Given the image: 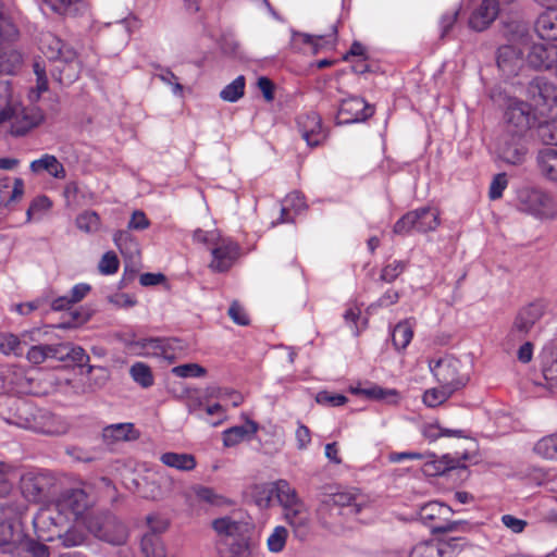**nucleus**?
<instances>
[{
	"instance_id": "473e14b6",
	"label": "nucleus",
	"mask_w": 557,
	"mask_h": 557,
	"mask_svg": "<svg viewBox=\"0 0 557 557\" xmlns=\"http://www.w3.org/2000/svg\"><path fill=\"white\" fill-rule=\"evenodd\" d=\"M536 166L540 174L550 182H557V149L542 148L536 154Z\"/></svg>"
},
{
	"instance_id": "cd10ccee",
	"label": "nucleus",
	"mask_w": 557,
	"mask_h": 557,
	"mask_svg": "<svg viewBox=\"0 0 557 557\" xmlns=\"http://www.w3.org/2000/svg\"><path fill=\"white\" fill-rule=\"evenodd\" d=\"M258 430V423L248 419L245 424L232 426L222 432L223 445L235 447L242 442L252 438Z\"/></svg>"
},
{
	"instance_id": "393cba45",
	"label": "nucleus",
	"mask_w": 557,
	"mask_h": 557,
	"mask_svg": "<svg viewBox=\"0 0 557 557\" xmlns=\"http://www.w3.org/2000/svg\"><path fill=\"white\" fill-rule=\"evenodd\" d=\"M281 484H289L286 480H277L272 483L256 484L251 488V497L255 504L265 509L271 506L272 499L275 496L278 504L283 499L281 496V490H285Z\"/></svg>"
},
{
	"instance_id": "a211bd4d",
	"label": "nucleus",
	"mask_w": 557,
	"mask_h": 557,
	"mask_svg": "<svg viewBox=\"0 0 557 557\" xmlns=\"http://www.w3.org/2000/svg\"><path fill=\"white\" fill-rule=\"evenodd\" d=\"M176 344L173 338L150 337L141 338L132 343L133 350L140 356L145 357H162L172 360L174 357L170 352Z\"/></svg>"
},
{
	"instance_id": "aec40b11",
	"label": "nucleus",
	"mask_w": 557,
	"mask_h": 557,
	"mask_svg": "<svg viewBox=\"0 0 557 557\" xmlns=\"http://www.w3.org/2000/svg\"><path fill=\"white\" fill-rule=\"evenodd\" d=\"M58 346H61V352L58 357L60 360H71L73 361L77 367H84L87 366V373H91L94 370H97L100 372V374L97 376L95 386L100 387L104 384V382L108 380V372L104 368H96L94 366H89V356L85 351L84 348L81 346H75L71 344H59Z\"/></svg>"
},
{
	"instance_id": "412c9836",
	"label": "nucleus",
	"mask_w": 557,
	"mask_h": 557,
	"mask_svg": "<svg viewBox=\"0 0 557 557\" xmlns=\"http://www.w3.org/2000/svg\"><path fill=\"white\" fill-rule=\"evenodd\" d=\"M297 125L309 147L319 146L326 137L321 117L317 112L300 114L297 119Z\"/></svg>"
},
{
	"instance_id": "09e8293b",
	"label": "nucleus",
	"mask_w": 557,
	"mask_h": 557,
	"mask_svg": "<svg viewBox=\"0 0 557 557\" xmlns=\"http://www.w3.org/2000/svg\"><path fill=\"white\" fill-rule=\"evenodd\" d=\"M533 450L544 459L557 460V432L539 440Z\"/></svg>"
},
{
	"instance_id": "4c0bfd02",
	"label": "nucleus",
	"mask_w": 557,
	"mask_h": 557,
	"mask_svg": "<svg viewBox=\"0 0 557 557\" xmlns=\"http://www.w3.org/2000/svg\"><path fill=\"white\" fill-rule=\"evenodd\" d=\"M39 49L46 55L50 63L59 58H63L67 49L62 40L51 33H45L39 39Z\"/></svg>"
},
{
	"instance_id": "ea45409f",
	"label": "nucleus",
	"mask_w": 557,
	"mask_h": 557,
	"mask_svg": "<svg viewBox=\"0 0 557 557\" xmlns=\"http://www.w3.org/2000/svg\"><path fill=\"white\" fill-rule=\"evenodd\" d=\"M356 394H362L368 398L375 400H383L386 404H397L399 400V393L394 388H384L379 385H371L364 388L352 389Z\"/></svg>"
},
{
	"instance_id": "20e7f679",
	"label": "nucleus",
	"mask_w": 557,
	"mask_h": 557,
	"mask_svg": "<svg viewBox=\"0 0 557 557\" xmlns=\"http://www.w3.org/2000/svg\"><path fill=\"white\" fill-rule=\"evenodd\" d=\"M49 503L66 524L74 522L84 524L87 529L89 520L92 519L87 515L91 502L83 488L64 490L57 498Z\"/></svg>"
},
{
	"instance_id": "13d9d810",
	"label": "nucleus",
	"mask_w": 557,
	"mask_h": 557,
	"mask_svg": "<svg viewBox=\"0 0 557 557\" xmlns=\"http://www.w3.org/2000/svg\"><path fill=\"white\" fill-rule=\"evenodd\" d=\"M288 531L283 525H277L273 529L272 533L268 536L267 547L271 553H281L287 542Z\"/></svg>"
},
{
	"instance_id": "4be33fe9",
	"label": "nucleus",
	"mask_w": 557,
	"mask_h": 557,
	"mask_svg": "<svg viewBox=\"0 0 557 557\" xmlns=\"http://www.w3.org/2000/svg\"><path fill=\"white\" fill-rule=\"evenodd\" d=\"M545 304L543 301H534L523 307L517 314L511 332L518 336L529 333L533 325L543 317Z\"/></svg>"
},
{
	"instance_id": "774afa93",
	"label": "nucleus",
	"mask_w": 557,
	"mask_h": 557,
	"mask_svg": "<svg viewBox=\"0 0 557 557\" xmlns=\"http://www.w3.org/2000/svg\"><path fill=\"white\" fill-rule=\"evenodd\" d=\"M541 137L544 143L557 146V120L552 119L541 126Z\"/></svg>"
},
{
	"instance_id": "7c9ffc66",
	"label": "nucleus",
	"mask_w": 557,
	"mask_h": 557,
	"mask_svg": "<svg viewBox=\"0 0 557 557\" xmlns=\"http://www.w3.org/2000/svg\"><path fill=\"white\" fill-rule=\"evenodd\" d=\"M426 456L422 461V471L425 475L436 476L442 475L446 471L455 469L458 461L449 455L437 457L435 454L426 451Z\"/></svg>"
},
{
	"instance_id": "423d86ee",
	"label": "nucleus",
	"mask_w": 557,
	"mask_h": 557,
	"mask_svg": "<svg viewBox=\"0 0 557 557\" xmlns=\"http://www.w3.org/2000/svg\"><path fill=\"white\" fill-rule=\"evenodd\" d=\"M281 485L285 488L281 490L283 499L280 503L284 509V518L297 535L305 534L310 523L308 507L290 484Z\"/></svg>"
},
{
	"instance_id": "39448f33",
	"label": "nucleus",
	"mask_w": 557,
	"mask_h": 557,
	"mask_svg": "<svg viewBox=\"0 0 557 557\" xmlns=\"http://www.w3.org/2000/svg\"><path fill=\"white\" fill-rule=\"evenodd\" d=\"M27 511L24 502H7L0 504V550L11 556L17 542L22 540L20 520Z\"/></svg>"
},
{
	"instance_id": "f03ea898",
	"label": "nucleus",
	"mask_w": 557,
	"mask_h": 557,
	"mask_svg": "<svg viewBox=\"0 0 557 557\" xmlns=\"http://www.w3.org/2000/svg\"><path fill=\"white\" fill-rule=\"evenodd\" d=\"M530 103L510 99L505 112L506 132L527 134L537 116H557V89L545 77L533 78L527 87Z\"/></svg>"
},
{
	"instance_id": "7ed1b4c3",
	"label": "nucleus",
	"mask_w": 557,
	"mask_h": 557,
	"mask_svg": "<svg viewBox=\"0 0 557 557\" xmlns=\"http://www.w3.org/2000/svg\"><path fill=\"white\" fill-rule=\"evenodd\" d=\"M371 505L368 495L356 488L325 494L315 509L319 524L332 533H338L344 525L343 515H358Z\"/></svg>"
},
{
	"instance_id": "a19ab883",
	"label": "nucleus",
	"mask_w": 557,
	"mask_h": 557,
	"mask_svg": "<svg viewBox=\"0 0 557 557\" xmlns=\"http://www.w3.org/2000/svg\"><path fill=\"white\" fill-rule=\"evenodd\" d=\"M160 460L163 465L180 471H190L196 467V460L190 454L164 453Z\"/></svg>"
},
{
	"instance_id": "4d7b16f0",
	"label": "nucleus",
	"mask_w": 557,
	"mask_h": 557,
	"mask_svg": "<svg viewBox=\"0 0 557 557\" xmlns=\"http://www.w3.org/2000/svg\"><path fill=\"white\" fill-rule=\"evenodd\" d=\"M0 351L4 355H23V344L21 336L13 333H4L0 335Z\"/></svg>"
},
{
	"instance_id": "bb28decb",
	"label": "nucleus",
	"mask_w": 557,
	"mask_h": 557,
	"mask_svg": "<svg viewBox=\"0 0 557 557\" xmlns=\"http://www.w3.org/2000/svg\"><path fill=\"white\" fill-rule=\"evenodd\" d=\"M214 532L222 539L221 543L244 535L247 531V523L240 520H235L230 516H224L214 519L211 523Z\"/></svg>"
},
{
	"instance_id": "e2e57ef3",
	"label": "nucleus",
	"mask_w": 557,
	"mask_h": 557,
	"mask_svg": "<svg viewBox=\"0 0 557 557\" xmlns=\"http://www.w3.org/2000/svg\"><path fill=\"white\" fill-rule=\"evenodd\" d=\"M84 197L81 187L77 182L70 181L64 185L63 198L67 207H77L82 205V198Z\"/></svg>"
},
{
	"instance_id": "f8f14e48",
	"label": "nucleus",
	"mask_w": 557,
	"mask_h": 557,
	"mask_svg": "<svg viewBox=\"0 0 557 557\" xmlns=\"http://www.w3.org/2000/svg\"><path fill=\"white\" fill-rule=\"evenodd\" d=\"M529 151L525 134L505 132L499 138L496 152L500 160L518 165L524 162Z\"/></svg>"
},
{
	"instance_id": "49530a36",
	"label": "nucleus",
	"mask_w": 557,
	"mask_h": 557,
	"mask_svg": "<svg viewBox=\"0 0 557 557\" xmlns=\"http://www.w3.org/2000/svg\"><path fill=\"white\" fill-rule=\"evenodd\" d=\"M36 75V86L29 91V100L37 101L41 94L48 90L47 64L45 61L36 60L33 64Z\"/></svg>"
},
{
	"instance_id": "69168bd1",
	"label": "nucleus",
	"mask_w": 557,
	"mask_h": 557,
	"mask_svg": "<svg viewBox=\"0 0 557 557\" xmlns=\"http://www.w3.org/2000/svg\"><path fill=\"white\" fill-rule=\"evenodd\" d=\"M120 261L113 251H107L100 259L98 270L103 275L115 274L119 270Z\"/></svg>"
},
{
	"instance_id": "0eeeda50",
	"label": "nucleus",
	"mask_w": 557,
	"mask_h": 557,
	"mask_svg": "<svg viewBox=\"0 0 557 557\" xmlns=\"http://www.w3.org/2000/svg\"><path fill=\"white\" fill-rule=\"evenodd\" d=\"M440 224L436 209L423 207L404 214L394 225L397 235H408L411 232L426 233L436 230Z\"/></svg>"
},
{
	"instance_id": "c9c22d12",
	"label": "nucleus",
	"mask_w": 557,
	"mask_h": 557,
	"mask_svg": "<svg viewBox=\"0 0 557 557\" xmlns=\"http://www.w3.org/2000/svg\"><path fill=\"white\" fill-rule=\"evenodd\" d=\"M102 436L106 442L114 443L137 440L139 433L133 423H116L106 426L102 431Z\"/></svg>"
},
{
	"instance_id": "2eb2a0df",
	"label": "nucleus",
	"mask_w": 557,
	"mask_h": 557,
	"mask_svg": "<svg viewBox=\"0 0 557 557\" xmlns=\"http://www.w3.org/2000/svg\"><path fill=\"white\" fill-rule=\"evenodd\" d=\"M82 70L79 60L73 49H66L63 58H59L51 63L52 77L63 85L74 83L78 77Z\"/></svg>"
},
{
	"instance_id": "72a5a7b5",
	"label": "nucleus",
	"mask_w": 557,
	"mask_h": 557,
	"mask_svg": "<svg viewBox=\"0 0 557 557\" xmlns=\"http://www.w3.org/2000/svg\"><path fill=\"white\" fill-rule=\"evenodd\" d=\"M55 13L66 17L83 16L88 12V5L84 0H44Z\"/></svg>"
},
{
	"instance_id": "052dcab7",
	"label": "nucleus",
	"mask_w": 557,
	"mask_h": 557,
	"mask_svg": "<svg viewBox=\"0 0 557 557\" xmlns=\"http://www.w3.org/2000/svg\"><path fill=\"white\" fill-rule=\"evenodd\" d=\"M79 525L81 524L75 523L72 528L66 530L64 528L61 531V535L55 539H59L65 547H74L83 544L86 539V534L82 529H79Z\"/></svg>"
},
{
	"instance_id": "b1692460",
	"label": "nucleus",
	"mask_w": 557,
	"mask_h": 557,
	"mask_svg": "<svg viewBox=\"0 0 557 557\" xmlns=\"http://www.w3.org/2000/svg\"><path fill=\"white\" fill-rule=\"evenodd\" d=\"M522 48L504 45L497 52V66L506 76L517 75L523 65Z\"/></svg>"
},
{
	"instance_id": "1a4fd4ad",
	"label": "nucleus",
	"mask_w": 557,
	"mask_h": 557,
	"mask_svg": "<svg viewBox=\"0 0 557 557\" xmlns=\"http://www.w3.org/2000/svg\"><path fill=\"white\" fill-rule=\"evenodd\" d=\"M54 479L49 473L28 471L21 476L20 487L26 500L33 503H48Z\"/></svg>"
},
{
	"instance_id": "3c124183",
	"label": "nucleus",
	"mask_w": 557,
	"mask_h": 557,
	"mask_svg": "<svg viewBox=\"0 0 557 557\" xmlns=\"http://www.w3.org/2000/svg\"><path fill=\"white\" fill-rule=\"evenodd\" d=\"M228 547L226 549L220 547L219 553L222 557H242L249 550V542L244 535L232 539L223 543Z\"/></svg>"
},
{
	"instance_id": "864d4df0",
	"label": "nucleus",
	"mask_w": 557,
	"mask_h": 557,
	"mask_svg": "<svg viewBox=\"0 0 557 557\" xmlns=\"http://www.w3.org/2000/svg\"><path fill=\"white\" fill-rule=\"evenodd\" d=\"M245 94V77L237 76L232 83L226 85L220 92V97L227 102L238 101Z\"/></svg>"
},
{
	"instance_id": "8fccbe9b",
	"label": "nucleus",
	"mask_w": 557,
	"mask_h": 557,
	"mask_svg": "<svg viewBox=\"0 0 557 557\" xmlns=\"http://www.w3.org/2000/svg\"><path fill=\"white\" fill-rule=\"evenodd\" d=\"M52 202L47 196H38L30 202L26 211V222L39 221L51 209Z\"/></svg>"
},
{
	"instance_id": "338daca9",
	"label": "nucleus",
	"mask_w": 557,
	"mask_h": 557,
	"mask_svg": "<svg viewBox=\"0 0 557 557\" xmlns=\"http://www.w3.org/2000/svg\"><path fill=\"white\" fill-rule=\"evenodd\" d=\"M315 400L320 405L339 407L347 403V397L342 394H333L327 391H321L317 394Z\"/></svg>"
},
{
	"instance_id": "f704fd0d",
	"label": "nucleus",
	"mask_w": 557,
	"mask_h": 557,
	"mask_svg": "<svg viewBox=\"0 0 557 557\" xmlns=\"http://www.w3.org/2000/svg\"><path fill=\"white\" fill-rule=\"evenodd\" d=\"M504 34L508 40L507 45H513L520 48L529 45V26L522 21H511L506 23L504 27Z\"/></svg>"
},
{
	"instance_id": "6e6552de",
	"label": "nucleus",
	"mask_w": 557,
	"mask_h": 557,
	"mask_svg": "<svg viewBox=\"0 0 557 557\" xmlns=\"http://www.w3.org/2000/svg\"><path fill=\"white\" fill-rule=\"evenodd\" d=\"M461 362L453 356H445L429 362L430 371L440 385L455 392L466 386L468 375L461 372Z\"/></svg>"
},
{
	"instance_id": "603ef678",
	"label": "nucleus",
	"mask_w": 557,
	"mask_h": 557,
	"mask_svg": "<svg viewBox=\"0 0 557 557\" xmlns=\"http://www.w3.org/2000/svg\"><path fill=\"white\" fill-rule=\"evenodd\" d=\"M454 393L455 391L440 385L438 387L426 389L422 399L428 407L434 408L445 403Z\"/></svg>"
},
{
	"instance_id": "680f3d73",
	"label": "nucleus",
	"mask_w": 557,
	"mask_h": 557,
	"mask_svg": "<svg viewBox=\"0 0 557 557\" xmlns=\"http://www.w3.org/2000/svg\"><path fill=\"white\" fill-rule=\"evenodd\" d=\"M14 479V467L7 462H0V497H4L11 492Z\"/></svg>"
},
{
	"instance_id": "0e129e2a",
	"label": "nucleus",
	"mask_w": 557,
	"mask_h": 557,
	"mask_svg": "<svg viewBox=\"0 0 557 557\" xmlns=\"http://www.w3.org/2000/svg\"><path fill=\"white\" fill-rule=\"evenodd\" d=\"M406 262L394 260L382 269L380 280L392 283L406 270Z\"/></svg>"
},
{
	"instance_id": "c756f323",
	"label": "nucleus",
	"mask_w": 557,
	"mask_h": 557,
	"mask_svg": "<svg viewBox=\"0 0 557 557\" xmlns=\"http://www.w3.org/2000/svg\"><path fill=\"white\" fill-rule=\"evenodd\" d=\"M535 30L541 39L557 42V5L547 8L539 16Z\"/></svg>"
},
{
	"instance_id": "dca6fc26",
	"label": "nucleus",
	"mask_w": 557,
	"mask_h": 557,
	"mask_svg": "<svg viewBox=\"0 0 557 557\" xmlns=\"http://www.w3.org/2000/svg\"><path fill=\"white\" fill-rule=\"evenodd\" d=\"M211 261L209 268L213 272L228 271L239 256L238 245L230 237H224L223 240L218 242V245L210 251Z\"/></svg>"
},
{
	"instance_id": "f257e3e1",
	"label": "nucleus",
	"mask_w": 557,
	"mask_h": 557,
	"mask_svg": "<svg viewBox=\"0 0 557 557\" xmlns=\"http://www.w3.org/2000/svg\"><path fill=\"white\" fill-rule=\"evenodd\" d=\"M15 29H17L15 27ZM13 38L0 37L1 41H12ZM22 54L10 46L0 47V74H14L22 65ZM44 120L42 111L32 104L25 107L14 92L9 79H0V124L10 122L11 133L16 136L24 135L33 127L39 125Z\"/></svg>"
},
{
	"instance_id": "2f4dec72",
	"label": "nucleus",
	"mask_w": 557,
	"mask_h": 557,
	"mask_svg": "<svg viewBox=\"0 0 557 557\" xmlns=\"http://www.w3.org/2000/svg\"><path fill=\"white\" fill-rule=\"evenodd\" d=\"M29 169L35 174L46 172L57 180H63L66 176L63 164L55 156L49 153H45L39 159L33 160Z\"/></svg>"
},
{
	"instance_id": "37998d69",
	"label": "nucleus",
	"mask_w": 557,
	"mask_h": 557,
	"mask_svg": "<svg viewBox=\"0 0 557 557\" xmlns=\"http://www.w3.org/2000/svg\"><path fill=\"white\" fill-rule=\"evenodd\" d=\"M61 346L58 345H33L27 354V360L33 364H41L49 358H58Z\"/></svg>"
},
{
	"instance_id": "a878e982",
	"label": "nucleus",
	"mask_w": 557,
	"mask_h": 557,
	"mask_svg": "<svg viewBox=\"0 0 557 557\" xmlns=\"http://www.w3.org/2000/svg\"><path fill=\"white\" fill-rule=\"evenodd\" d=\"M449 511V507L438 502H430L419 510L420 521L433 531H445L446 527L442 518Z\"/></svg>"
},
{
	"instance_id": "a18cd8bd",
	"label": "nucleus",
	"mask_w": 557,
	"mask_h": 557,
	"mask_svg": "<svg viewBox=\"0 0 557 557\" xmlns=\"http://www.w3.org/2000/svg\"><path fill=\"white\" fill-rule=\"evenodd\" d=\"M140 547L145 557H168L163 542L154 532L143 536Z\"/></svg>"
},
{
	"instance_id": "bf43d9fd",
	"label": "nucleus",
	"mask_w": 557,
	"mask_h": 557,
	"mask_svg": "<svg viewBox=\"0 0 557 557\" xmlns=\"http://www.w3.org/2000/svg\"><path fill=\"white\" fill-rule=\"evenodd\" d=\"M224 237L225 236L218 230L205 231L197 228L193 234L194 242L203 245L210 251L218 245V242L223 240Z\"/></svg>"
},
{
	"instance_id": "c85d7f7f",
	"label": "nucleus",
	"mask_w": 557,
	"mask_h": 557,
	"mask_svg": "<svg viewBox=\"0 0 557 557\" xmlns=\"http://www.w3.org/2000/svg\"><path fill=\"white\" fill-rule=\"evenodd\" d=\"M307 208L304 196L294 191L288 194L282 201L280 208V219L271 222V226L280 223H288L294 221V216L302 212Z\"/></svg>"
},
{
	"instance_id": "4468645a",
	"label": "nucleus",
	"mask_w": 557,
	"mask_h": 557,
	"mask_svg": "<svg viewBox=\"0 0 557 557\" xmlns=\"http://www.w3.org/2000/svg\"><path fill=\"white\" fill-rule=\"evenodd\" d=\"M373 113L374 108L367 103L363 98L349 96L341 102L337 113V123L351 124L363 122L371 117Z\"/></svg>"
},
{
	"instance_id": "f3484780",
	"label": "nucleus",
	"mask_w": 557,
	"mask_h": 557,
	"mask_svg": "<svg viewBox=\"0 0 557 557\" xmlns=\"http://www.w3.org/2000/svg\"><path fill=\"white\" fill-rule=\"evenodd\" d=\"M460 552L457 540L448 541L429 540L417 543L410 557H455Z\"/></svg>"
},
{
	"instance_id": "de8ad7c7",
	"label": "nucleus",
	"mask_w": 557,
	"mask_h": 557,
	"mask_svg": "<svg viewBox=\"0 0 557 557\" xmlns=\"http://www.w3.org/2000/svg\"><path fill=\"white\" fill-rule=\"evenodd\" d=\"M194 493L198 500L207 503L215 507H224L232 505V502L225 496L218 494L214 490L207 486H195Z\"/></svg>"
},
{
	"instance_id": "c03bdc74",
	"label": "nucleus",
	"mask_w": 557,
	"mask_h": 557,
	"mask_svg": "<svg viewBox=\"0 0 557 557\" xmlns=\"http://www.w3.org/2000/svg\"><path fill=\"white\" fill-rule=\"evenodd\" d=\"M76 227L86 234H96L101 228V218L92 210H85L81 212L75 219Z\"/></svg>"
},
{
	"instance_id": "58836bf2",
	"label": "nucleus",
	"mask_w": 557,
	"mask_h": 557,
	"mask_svg": "<svg viewBox=\"0 0 557 557\" xmlns=\"http://www.w3.org/2000/svg\"><path fill=\"white\" fill-rule=\"evenodd\" d=\"M113 242L126 258L133 259L139 255V244L128 230L116 231Z\"/></svg>"
},
{
	"instance_id": "5701e85b",
	"label": "nucleus",
	"mask_w": 557,
	"mask_h": 557,
	"mask_svg": "<svg viewBox=\"0 0 557 557\" xmlns=\"http://www.w3.org/2000/svg\"><path fill=\"white\" fill-rule=\"evenodd\" d=\"M499 13V3L497 0H482V2L473 10L469 26L476 30H485L496 20Z\"/></svg>"
},
{
	"instance_id": "6ab92c4d",
	"label": "nucleus",
	"mask_w": 557,
	"mask_h": 557,
	"mask_svg": "<svg viewBox=\"0 0 557 557\" xmlns=\"http://www.w3.org/2000/svg\"><path fill=\"white\" fill-rule=\"evenodd\" d=\"M25 428L42 434L57 435L66 431L65 424L47 410L36 409L32 419H26Z\"/></svg>"
},
{
	"instance_id": "5fc2aeb1",
	"label": "nucleus",
	"mask_w": 557,
	"mask_h": 557,
	"mask_svg": "<svg viewBox=\"0 0 557 557\" xmlns=\"http://www.w3.org/2000/svg\"><path fill=\"white\" fill-rule=\"evenodd\" d=\"M202 413L198 414V419L206 421L211 426H218L226 420V411L218 403L205 406Z\"/></svg>"
},
{
	"instance_id": "9d476101",
	"label": "nucleus",
	"mask_w": 557,
	"mask_h": 557,
	"mask_svg": "<svg viewBox=\"0 0 557 557\" xmlns=\"http://www.w3.org/2000/svg\"><path fill=\"white\" fill-rule=\"evenodd\" d=\"M87 530L99 540L112 545H123L128 537V532L124 523L116 517L110 515L89 520Z\"/></svg>"
},
{
	"instance_id": "9b49d317",
	"label": "nucleus",
	"mask_w": 557,
	"mask_h": 557,
	"mask_svg": "<svg viewBox=\"0 0 557 557\" xmlns=\"http://www.w3.org/2000/svg\"><path fill=\"white\" fill-rule=\"evenodd\" d=\"M33 525L39 541L50 542L61 535L66 523L48 502L33 518Z\"/></svg>"
},
{
	"instance_id": "6e6d98bb",
	"label": "nucleus",
	"mask_w": 557,
	"mask_h": 557,
	"mask_svg": "<svg viewBox=\"0 0 557 557\" xmlns=\"http://www.w3.org/2000/svg\"><path fill=\"white\" fill-rule=\"evenodd\" d=\"M129 374L144 388H148L153 384L152 372L144 362H135L129 369Z\"/></svg>"
},
{
	"instance_id": "79ce46f5",
	"label": "nucleus",
	"mask_w": 557,
	"mask_h": 557,
	"mask_svg": "<svg viewBox=\"0 0 557 557\" xmlns=\"http://www.w3.org/2000/svg\"><path fill=\"white\" fill-rule=\"evenodd\" d=\"M413 337V326L409 320L400 321L392 331V341L396 350L406 349Z\"/></svg>"
},
{
	"instance_id": "e433bc0d",
	"label": "nucleus",
	"mask_w": 557,
	"mask_h": 557,
	"mask_svg": "<svg viewBox=\"0 0 557 557\" xmlns=\"http://www.w3.org/2000/svg\"><path fill=\"white\" fill-rule=\"evenodd\" d=\"M48 547L25 535L17 542L15 548L11 550V557H48Z\"/></svg>"
},
{
	"instance_id": "ddd939ff",
	"label": "nucleus",
	"mask_w": 557,
	"mask_h": 557,
	"mask_svg": "<svg viewBox=\"0 0 557 557\" xmlns=\"http://www.w3.org/2000/svg\"><path fill=\"white\" fill-rule=\"evenodd\" d=\"M523 209L540 219H554L557 216V203L547 193L531 189L522 196Z\"/></svg>"
}]
</instances>
